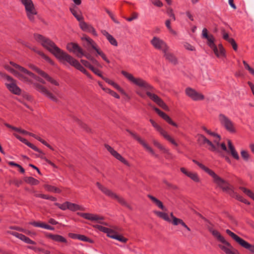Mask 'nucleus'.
I'll return each mask as SVG.
<instances>
[{"label": "nucleus", "mask_w": 254, "mask_h": 254, "mask_svg": "<svg viewBox=\"0 0 254 254\" xmlns=\"http://www.w3.org/2000/svg\"><path fill=\"white\" fill-rule=\"evenodd\" d=\"M39 55H40L43 59L46 60L52 64H54V62L47 56H46L43 52L40 51H35Z\"/></svg>", "instance_id": "obj_44"}, {"label": "nucleus", "mask_w": 254, "mask_h": 254, "mask_svg": "<svg viewBox=\"0 0 254 254\" xmlns=\"http://www.w3.org/2000/svg\"><path fill=\"white\" fill-rule=\"evenodd\" d=\"M210 232L211 233L212 235L215 237L218 241L226 246H230V243L226 241L225 238L220 234V233L214 229H210Z\"/></svg>", "instance_id": "obj_26"}, {"label": "nucleus", "mask_w": 254, "mask_h": 254, "mask_svg": "<svg viewBox=\"0 0 254 254\" xmlns=\"http://www.w3.org/2000/svg\"><path fill=\"white\" fill-rule=\"evenodd\" d=\"M229 193L234 197L236 198L238 200L241 201H244V198L238 194L237 193L235 192L232 190L230 191Z\"/></svg>", "instance_id": "obj_45"}, {"label": "nucleus", "mask_w": 254, "mask_h": 254, "mask_svg": "<svg viewBox=\"0 0 254 254\" xmlns=\"http://www.w3.org/2000/svg\"><path fill=\"white\" fill-rule=\"evenodd\" d=\"M226 232L240 245L246 249L249 250L252 253L254 254V246L251 245L229 229H227Z\"/></svg>", "instance_id": "obj_5"}, {"label": "nucleus", "mask_w": 254, "mask_h": 254, "mask_svg": "<svg viewBox=\"0 0 254 254\" xmlns=\"http://www.w3.org/2000/svg\"><path fill=\"white\" fill-rule=\"evenodd\" d=\"M222 35L223 39L228 41L230 43L233 42V41L234 40L233 38L229 37L228 34L227 33H226L224 30H222Z\"/></svg>", "instance_id": "obj_47"}, {"label": "nucleus", "mask_w": 254, "mask_h": 254, "mask_svg": "<svg viewBox=\"0 0 254 254\" xmlns=\"http://www.w3.org/2000/svg\"><path fill=\"white\" fill-rule=\"evenodd\" d=\"M107 90L110 94H111L113 96L115 97V98L118 99L120 98V96L115 92L112 91L109 89H107Z\"/></svg>", "instance_id": "obj_56"}, {"label": "nucleus", "mask_w": 254, "mask_h": 254, "mask_svg": "<svg viewBox=\"0 0 254 254\" xmlns=\"http://www.w3.org/2000/svg\"><path fill=\"white\" fill-rule=\"evenodd\" d=\"M192 161L197 164L201 169L203 170L204 171H205L206 173H207L210 176H212V174H213L214 172L210 170L209 168L205 167L204 165H203L202 164L199 163V162L195 160H192Z\"/></svg>", "instance_id": "obj_31"}, {"label": "nucleus", "mask_w": 254, "mask_h": 254, "mask_svg": "<svg viewBox=\"0 0 254 254\" xmlns=\"http://www.w3.org/2000/svg\"><path fill=\"white\" fill-rule=\"evenodd\" d=\"M172 223L174 225H177L179 224H180L185 228H186L188 231H190V229L186 225L183 220L180 219L175 218L174 220H173Z\"/></svg>", "instance_id": "obj_38"}, {"label": "nucleus", "mask_w": 254, "mask_h": 254, "mask_svg": "<svg viewBox=\"0 0 254 254\" xmlns=\"http://www.w3.org/2000/svg\"><path fill=\"white\" fill-rule=\"evenodd\" d=\"M239 189L252 199L254 198V193H253L251 190L242 187H240Z\"/></svg>", "instance_id": "obj_42"}, {"label": "nucleus", "mask_w": 254, "mask_h": 254, "mask_svg": "<svg viewBox=\"0 0 254 254\" xmlns=\"http://www.w3.org/2000/svg\"><path fill=\"white\" fill-rule=\"evenodd\" d=\"M73 66H74L76 68L79 70L80 71L83 72V73L85 74L87 76H89V74H88V72L87 71V70L80 64L76 61L74 64L73 65Z\"/></svg>", "instance_id": "obj_37"}, {"label": "nucleus", "mask_w": 254, "mask_h": 254, "mask_svg": "<svg viewBox=\"0 0 254 254\" xmlns=\"http://www.w3.org/2000/svg\"><path fill=\"white\" fill-rule=\"evenodd\" d=\"M29 66L30 68H31L33 70L37 72L39 74H40L41 76H42L43 77H44L45 79H46L48 81L50 82L51 83L56 85L59 86V83L58 82H57L56 80L53 79L52 77H51L49 75H48L47 73L44 72V71L41 70L34 65L32 64H30L29 65Z\"/></svg>", "instance_id": "obj_10"}, {"label": "nucleus", "mask_w": 254, "mask_h": 254, "mask_svg": "<svg viewBox=\"0 0 254 254\" xmlns=\"http://www.w3.org/2000/svg\"><path fill=\"white\" fill-rule=\"evenodd\" d=\"M31 224L35 227H41V228H43V225H44V223H43L37 222H32Z\"/></svg>", "instance_id": "obj_57"}, {"label": "nucleus", "mask_w": 254, "mask_h": 254, "mask_svg": "<svg viewBox=\"0 0 254 254\" xmlns=\"http://www.w3.org/2000/svg\"><path fill=\"white\" fill-rule=\"evenodd\" d=\"M184 47L187 50H189L190 51L194 50V48L192 46H191V45H190L188 43H185L184 44Z\"/></svg>", "instance_id": "obj_58"}, {"label": "nucleus", "mask_w": 254, "mask_h": 254, "mask_svg": "<svg viewBox=\"0 0 254 254\" xmlns=\"http://www.w3.org/2000/svg\"><path fill=\"white\" fill-rule=\"evenodd\" d=\"M34 38L38 42L40 43L44 48L53 54L57 58L62 62H67L72 66H73L76 62L77 60L58 48L49 38L38 34L34 35Z\"/></svg>", "instance_id": "obj_1"}, {"label": "nucleus", "mask_w": 254, "mask_h": 254, "mask_svg": "<svg viewBox=\"0 0 254 254\" xmlns=\"http://www.w3.org/2000/svg\"><path fill=\"white\" fill-rule=\"evenodd\" d=\"M186 93L194 101L202 100L204 99V96L202 94L190 87L186 88Z\"/></svg>", "instance_id": "obj_18"}, {"label": "nucleus", "mask_w": 254, "mask_h": 254, "mask_svg": "<svg viewBox=\"0 0 254 254\" xmlns=\"http://www.w3.org/2000/svg\"><path fill=\"white\" fill-rule=\"evenodd\" d=\"M94 227L100 231L106 233L107 236L111 238L117 240L123 243H126L127 241V238L124 237L122 235H117L116 234L117 232L111 229H109L99 225H95Z\"/></svg>", "instance_id": "obj_4"}, {"label": "nucleus", "mask_w": 254, "mask_h": 254, "mask_svg": "<svg viewBox=\"0 0 254 254\" xmlns=\"http://www.w3.org/2000/svg\"><path fill=\"white\" fill-rule=\"evenodd\" d=\"M122 73L130 82L138 86L146 92V95L151 98L154 94L152 93L153 87L145 80L141 78L134 77L131 74L123 70Z\"/></svg>", "instance_id": "obj_2"}, {"label": "nucleus", "mask_w": 254, "mask_h": 254, "mask_svg": "<svg viewBox=\"0 0 254 254\" xmlns=\"http://www.w3.org/2000/svg\"><path fill=\"white\" fill-rule=\"evenodd\" d=\"M68 209H69L71 211H75L77 210L84 211V210H85V208H84L83 207L80 206L78 204H76L75 203H72L69 202Z\"/></svg>", "instance_id": "obj_32"}, {"label": "nucleus", "mask_w": 254, "mask_h": 254, "mask_svg": "<svg viewBox=\"0 0 254 254\" xmlns=\"http://www.w3.org/2000/svg\"><path fill=\"white\" fill-rule=\"evenodd\" d=\"M153 109L155 111V112L164 120H165L167 122H168L169 124L177 127V125L175 122H174L172 119L165 113L160 111L158 108L153 107L151 106Z\"/></svg>", "instance_id": "obj_23"}, {"label": "nucleus", "mask_w": 254, "mask_h": 254, "mask_svg": "<svg viewBox=\"0 0 254 254\" xmlns=\"http://www.w3.org/2000/svg\"><path fill=\"white\" fill-rule=\"evenodd\" d=\"M35 86L38 90L45 95L48 98L53 101L58 102L59 100L58 98L53 94V93L48 90L46 87L38 83H37Z\"/></svg>", "instance_id": "obj_17"}, {"label": "nucleus", "mask_w": 254, "mask_h": 254, "mask_svg": "<svg viewBox=\"0 0 254 254\" xmlns=\"http://www.w3.org/2000/svg\"><path fill=\"white\" fill-rule=\"evenodd\" d=\"M82 53L83 54V56L85 57L88 60H89L90 61L94 58L90 54L88 53H85L83 51Z\"/></svg>", "instance_id": "obj_60"}, {"label": "nucleus", "mask_w": 254, "mask_h": 254, "mask_svg": "<svg viewBox=\"0 0 254 254\" xmlns=\"http://www.w3.org/2000/svg\"><path fill=\"white\" fill-rule=\"evenodd\" d=\"M66 48L68 51L75 53L78 58H81L83 56L82 49L76 44L68 43Z\"/></svg>", "instance_id": "obj_21"}, {"label": "nucleus", "mask_w": 254, "mask_h": 254, "mask_svg": "<svg viewBox=\"0 0 254 254\" xmlns=\"http://www.w3.org/2000/svg\"><path fill=\"white\" fill-rule=\"evenodd\" d=\"M152 142L153 144L157 147H158L159 149H163V146L161 145L157 140L155 139L152 140Z\"/></svg>", "instance_id": "obj_51"}, {"label": "nucleus", "mask_w": 254, "mask_h": 254, "mask_svg": "<svg viewBox=\"0 0 254 254\" xmlns=\"http://www.w3.org/2000/svg\"><path fill=\"white\" fill-rule=\"evenodd\" d=\"M198 141L201 144H207L209 146L208 149L212 151H218L217 147L203 135L199 136Z\"/></svg>", "instance_id": "obj_22"}, {"label": "nucleus", "mask_w": 254, "mask_h": 254, "mask_svg": "<svg viewBox=\"0 0 254 254\" xmlns=\"http://www.w3.org/2000/svg\"><path fill=\"white\" fill-rule=\"evenodd\" d=\"M96 185L98 187V189L105 195L108 196V195H110V193L111 194V191L112 190L109 189L108 188L102 185L98 182L96 183Z\"/></svg>", "instance_id": "obj_33"}, {"label": "nucleus", "mask_w": 254, "mask_h": 254, "mask_svg": "<svg viewBox=\"0 0 254 254\" xmlns=\"http://www.w3.org/2000/svg\"><path fill=\"white\" fill-rule=\"evenodd\" d=\"M44 188L47 190H48L49 191H51V192H57V193H59L61 191V190H60L59 189H58L57 188H56L55 187L50 186V185H45L44 186Z\"/></svg>", "instance_id": "obj_41"}, {"label": "nucleus", "mask_w": 254, "mask_h": 254, "mask_svg": "<svg viewBox=\"0 0 254 254\" xmlns=\"http://www.w3.org/2000/svg\"><path fill=\"white\" fill-rule=\"evenodd\" d=\"M150 122L154 127L166 139L170 141L173 145L177 146L178 143L175 141V140L172 138V137L169 135L167 131L164 130L160 126L156 123L153 120L150 119Z\"/></svg>", "instance_id": "obj_8"}, {"label": "nucleus", "mask_w": 254, "mask_h": 254, "mask_svg": "<svg viewBox=\"0 0 254 254\" xmlns=\"http://www.w3.org/2000/svg\"><path fill=\"white\" fill-rule=\"evenodd\" d=\"M137 14L136 13H134L132 16L127 18V20L128 21H131L132 20L137 18Z\"/></svg>", "instance_id": "obj_64"}, {"label": "nucleus", "mask_w": 254, "mask_h": 254, "mask_svg": "<svg viewBox=\"0 0 254 254\" xmlns=\"http://www.w3.org/2000/svg\"><path fill=\"white\" fill-rule=\"evenodd\" d=\"M219 120L225 128L231 132H235V129L233 123L226 116L223 114L219 115Z\"/></svg>", "instance_id": "obj_11"}, {"label": "nucleus", "mask_w": 254, "mask_h": 254, "mask_svg": "<svg viewBox=\"0 0 254 254\" xmlns=\"http://www.w3.org/2000/svg\"><path fill=\"white\" fill-rule=\"evenodd\" d=\"M10 64L12 66H13L16 69H18L20 72H22L24 74H25L24 75L25 76H26V75H27L29 76L32 77L34 79H36V80L39 81L41 83H42L43 84L45 83V81L43 79L37 76L34 73L28 71L26 68H25L16 64H14V63L11 62L10 63Z\"/></svg>", "instance_id": "obj_13"}, {"label": "nucleus", "mask_w": 254, "mask_h": 254, "mask_svg": "<svg viewBox=\"0 0 254 254\" xmlns=\"http://www.w3.org/2000/svg\"><path fill=\"white\" fill-rule=\"evenodd\" d=\"M154 102L158 104L160 107L166 111H169V108L163 101L157 95L154 94L151 98Z\"/></svg>", "instance_id": "obj_27"}, {"label": "nucleus", "mask_w": 254, "mask_h": 254, "mask_svg": "<svg viewBox=\"0 0 254 254\" xmlns=\"http://www.w3.org/2000/svg\"><path fill=\"white\" fill-rule=\"evenodd\" d=\"M31 136L33 137H34L35 138H36V139L39 140V141H40L42 143H43V144H44L45 145H46V146L49 147L50 149H52L53 150H54V149L52 148V147L50 145L48 144L45 140H44L43 139H42L40 137H38L36 135H35V134H31Z\"/></svg>", "instance_id": "obj_43"}, {"label": "nucleus", "mask_w": 254, "mask_h": 254, "mask_svg": "<svg viewBox=\"0 0 254 254\" xmlns=\"http://www.w3.org/2000/svg\"><path fill=\"white\" fill-rule=\"evenodd\" d=\"M219 145L221 146V148L223 150L226 151L228 153H230L235 159L237 160H238L239 159V155L236 150H235V148L233 146L232 143L230 140H228V149L227 148V147L224 143L219 144Z\"/></svg>", "instance_id": "obj_15"}, {"label": "nucleus", "mask_w": 254, "mask_h": 254, "mask_svg": "<svg viewBox=\"0 0 254 254\" xmlns=\"http://www.w3.org/2000/svg\"><path fill=\"white\" fill-rule=\"evenodd\" d=\"M105 146L108 151L117 159L119 160L124 164L129 166V163L110 146L108 144H105Z\"/></svg>", "instance_id": "obj_20"}, {"label": "nucleus", "mask_w": 254, "mask_h": 254, "mask_svg": "<svg viewBox=\"0 0 254 254\" xmlns=\"http://www.w3.org/2000/svg\"><path fill=\"white\" fill-rule=\"evenodd\" d=\"M24 181L28 184L32 185H37L39 184V181L31 177H25L24 178Z\"/></svg>", "instance_id": "obj_35"}, {"label": "nucleus", "mask_w": 254, "mask_h": 254, "mask_svg": "<svg viewBox=\"0 0 254 254\" xmlns=\"http://www.w3.org/2000/svg\"><path fill=\"white\" fill-rule=\"evenodd\" d=\"M211 177L213 178L214 183L223 191L230 192L232 190L231 186L227 181L218 176L215 173L212 174Z\"/></svg>", "instance_id": "obj_6"}, {"label": "nucleus", "mask_w": 254, "mask_h": 254, "mask_svg": "<svg viewBox=\"0 0 254 254\" xmlns=\"http://www.w3.org/2000/svg\"><path fill=\"white\" fill-rule=\"evenodd\" d=\"M241 154L242 157L245 160H247L248 159L249 157V155L248 152H247V151H246L245 150H242L241 152Z\"/></svg>", "instance_id": "obj_53"}, {"label": "nucleus", "mask_w": 254, "mask_h": 254, "mask_svg": "<svg viewBox=\"0 0 254 254\" xmlns=\"http://www.w3.org/2000/svg\"><path fill=\"white\" fill-rule=\"evenodd\" d=\"M151 43L155 48L162 50L164 53L169 49V47L166 43L158 37H153L151 41Z\"/></svg>", "instance_id": "obj_14"}, {"label": "nucleus", "mask_w": 254, "mask_h": 254, "mask_svg": "<svg viewBox=\"0 0 254 254\" xmlns=\"http://www.w3.org/2000/svg\"><path fill=\"white\" fill-rule=\"evenodd\" d=\"M18 239L24 241V242H25L27 244H33V245H35L36 244V243L34 241L31 240L29 238L26 237L25 235H24L22 234H20Z\"/></svg>", "instance_id": "obj_39"}, {"label": "nucleus", "mask_w": 254, "mask_h": 254, "mask_svg": "<svg viewBox=\"0 0 254 254\" xmlns=\"http://www.w3.org/2000/svg\"><path fill=\"white\" fill-rule=\"evenodd\" d=\"M243 64L245 68L248 70L251 74L254 75V70L252 67H251L245 61H243Z\"/></svg>", "instance_id": "obj_49"}, {"label": "nucleus", "mask_w": 254, "mask_h": 254, "mask_svg": "<svg viewBox=\"0 0 254 254\" xmlns=\"http://www.w3.org/2000/svg\"><path fill=\"white\" fill-rule=\"evenodd\" d=\"M148 197L160 209L164 211H167V209L163 205V203L159 200L155 198V197L148 195Z\"/></svg>", "instance_id": "obj_28"}, {"label": "nucleus", "mask_w": 254, "mask_h": 254, "mask_svg": "<svg viewBox=\"0 0 254 254\" xmlns=\"http://www.w3.org/2000/svg\"><path fill=\"white\" fill-rule=\"evenodd\" d=\"M107 39L112 45L114 46H117L118 43L117 41L112 35H110V36L107 38Z\"/></svg>", "instance_id": "obj_50"}, {"label": "nucleus", "mask_w": 254, "mask_h": 254, "mask_svg": "<svg viewBox=\"0 0 254 254\" xmlns=\"http://www.w3.org/2000/svg\"><path fill=\"white\" fill-rule=\"evenodd\" d=\"M215 139L214 140V142L217 145L219 146V140H220V136L218 134L214 137Z\"/></svg>", "instance_id": "obj_61"}, {"label": "nucleus", "mask_w": 254, "mask_h": 254, "mask_svg": "<svg viewBox=\"0 0 254 254\" xmlns=\"http://www.w3.org/2000/svg\"><path fill=\"white\" fill-rule=\"evenodd\" d=\"M70 11L71 13L74 15V16L76 18V19L79 21H81L83 19V16L78 14L77 11L73 8H70Z\"/></svg>", "instance_id": "obj_40"}, {"label": "nucleus", "mask_w": 254, "mask_h": 254, "mask_svg": "<svg viewBox=\"0 0 254 254\" xmlns=\"http://www.w3.org/2000/svg\"><path fill=\"white\" fill-rule=\"evenodd\" d=\"M69 207V202L66 201L64 203L61 204L60 209L63 210H65L66 209H68Z\"/></svg>", "instance_id": "obj_54"}, {"label": "nucleus", "mask_w": 254, "mask_h": 254, "mask_svg": "<svg viewBox=\"0 0 254 254\" xmlns=\"http://www.w3.org/2000/svg\"><path fill=\"white\" fill-rule=\"evenodd\" d=\"M127 131L129 133V134L136 140L138 141L139 143H140L148 151H149L151 154L154 155L156 157H157L158 155L155 154L154 150L143 140H142L138 135L134 132L130 131L128 129H127Z\"/></svg>", "instance_id": "obj_16"}, {"label": "nucleus", "mask_w": 254, "mask_h": 254, "mask_svg": "<svg viewBox=\"0 0 254 254\" xmlns=\"http://www.w3.org/2000/svg\"><path fill=\"white\" fill-rule=\"evenodd\" d=\"M168 13L169 15L172 17V19L173 20H175V16L173 12V10L172 9H170L169 11L168 12Z\"/></svg>", "instance_id": "obj_63"}, {"label": "nucleus", "mask_w": 254, "mask_h": 254, "mask_svg": "<svg viewBox=\"0 0 254 254\" xmlns=\"http://www.w3.org/2000/svg\"><path fill=\"white\" fill-rule=\"evenodd\" d=\"M154 213L158 216H159V217L163 219L165 221H168V222H170L171 221V220H170V218L169 217V216L168 215V214L167 213H164V212H162L158 211H155Z\"/></svg>", "instance_id": "obj_36"}, {"label": "nucleus", "mask_w": 254, "mask_h": 254, "mask_svg": "<svg viewBox=\"0 0 254 254\" xmlns=\"http://www.w3.org/2000/svg\"><path fill=\"white\" fill-rule=\"evenodd\" d=\"M21 1L25 6L29 19L33 21L34 20V15L37 14V12L32 1L31 0H21Z\"/></svg>", "instance_id": "obj_7"}, {"label": "nucleus", "mask_w": 254, "mask_h": 254, "mask_svg": "<svg viewBox=\"0 0 254 254\" xmlns=\"http://www.w3.org/2000/svg\"><path fill=\"white\" fill-rule=\"evenodd\" d=\"M111 194H110V195H108V196L116 199L122 205L127 207L130 210L132 209V207L130 206V205H129L123 198L120 197L112 191H111Z\"/></svg>", "instance_id": "obj_24"}, {"label": "nucleus", "mask_w": 254, "mask_h": 254, "mask_svg": "<svg viewBox=\"0 0 254 254\" xmlns=\"http://www.w3.org/2000/svg\"><path fill=\"white\" fill-rule=\"evenodd\" d=\"M181 171L185 174L186 176L190 178L191 180L195 182H199L200 181L199 178L196 173L189 172L187 171L185 168H181Z\"/></svg>", "instance_id": "obj_25"}, {"label": "nucleus", "mask_w": 254, "mask_h": 254, "mask_svg": "<svg viewBox=\"0 0 254 254\" xmlns=\"http://www.w3.org/2000/svg\"><path fill=\"white\" fill-rule=\"evenodd\" d=\"M152 3L156 6L161 7L163 6V3L159 0H155Z\"/></svg>", "instance_id": "obj_59"}, {"label": "nucleus", "mask_w": 254, "mask_h": 254, "mask_svg": "<svg viewBox=\"0 0 254 254\" xmlns=\"http://www.w3.org/2000/svg\"><path fill=\"white\" fill-rule=\"evenodd\" d=\"M49 237L51 239H52L56 242H62V243H66V239L61 235L50 234L49 235Z\"/></svg>", "instance_id": "obj_29"}, {"label": "nucleus", "mask_w": 254, "mask_h": 254, "mask_svg": "<svg viewBox=\"0 0 254 254\" xmlns=\"http://www.w3.org/2000/svg\"><path fill=\"white\" fill-rule=\"evenodd\" d=\"M77 237H78L77 239L80 240L81 241H82L84 242H88L90 243H92L93 242L92 240L89 239L88 238H87V237H86L84 235H79Z\"/></svg>", "instance_id": "obj_48"}, {"label": "nucleus", "mask_w": 254, "mask_h": 254, "mask_svg": "<svg viewBox=\"0 0 254 254\" xmlns=\"http://www.w3.org/2000/svg\"><path fill=\"white\" fill-rule=\"evenodd\" d=\"M167 51H166L164 53L165 57L172 64H176L177 63V59L172 54L168 53Z\"/></svg>", "instance_id": "obj_30"}, {"label": "nucleus", "mask_w": 254, "mask_h": 254, "mask_svg": "<svg viewBox=\"0 0 254 254\" xmlns=\"http://www.w3.org/2000/svg\"><path fill=\"white\" fill-rule=\"evenodd\" d=\"M28 248L30 249L35 251V252L39 251V252H42L45 253V254H50V252L48 250H45L44 249L37 248L36 247H32V246H28Z\"/></svg>", "instance_id": "obj_46"}, {"label": "nucleus", "mask_w": 254, "mask_h": 254, "mask_svg": "<svg viewBox=\"0 0 254 254\" xmlns=\"http://www.w3.org/2000/svg\"><path fill=\"white\" fill-rule=\"evenodd\" d=\"M202 36L207 40L208 45L213 50L215 54L218 57L225 56V50L222 44H219L218 47L214 43V38L211 34H208L207 30L204 28L202 31Z\"/></svg>", "instance_id": "obj_3"}, {"label": "nucleus", "mask_w": 254, "mask_h": 254, "mask_svg": "<svg viewBox=\"0 0 254 254\" xmlns=\"http://www.w3.org/2000/svg\"><path fill=\"white\" fill-rule=\"evenodd\" d=\"M4 68L8 71H10L13 74H14L16 77L18 78L22 81L28 82H31V81L26 76H25L23 73H19L18 71H16L15 70L11 68L8 65H5L4 66Z\"/></svg>", "instance_id": "obj_19"}, {"label": "nucleus", "mask_w": 254, "mask_h": 254, "mask_svg": "<svg viewBox=\"0 0 254 254\" xmlns=\"http://www.w3.org/2000/svg\"><path fill=\"white\" fill-rule=\"evenodd\" d=\"M207 224H206V227L208 231L210 232V229L213 230V224L208 220V221H206Z\"/></svg>", "instance_id": "obj_62"}, {"label": "nucleus", "mask_w": 254, "mask_h": 254, "mask_svg": "<svg viewBox=\"0 0 254 254\" xmlns=\"http://www.w3.org/2000/svg\"><path fill=\"white\" fill-rule=\"evenodd\" d=\"M91 70H92L95 74H97L99 76L101 77L102 78L104 77L100 72V71L94 68L93 66L90 69Z\"/></svg>", "instance_id": "obj_52"}, {"label": "nucleus", "mask_w": 254, "mask_h": 254, "mask_svg": "<svg viewBox=\"0 0 254 254\" xmlns=\"http://www.w3.org/2000/svg\"><path fill=\"white\" fill-rule=\"evenodd\" d=\"M79 26L82 30L86 32H89L90 28L92 27V26L85 22L83 19L79 22Z\"/></svg>", "instance_id": "obj_34"}, {"label": "nucleus", "mask_w": 254, "mask_h": 254, "mask_svg": "<svg viewBox=\"0 0 254 254\" xmlns=\"http://www.w3.org/2000/svg\"><path fill=\"white\" fill-rule=\"evenodd\" d=\"M6 79L9 82L6 83L5 85L8 90L14 94H20L21 89L17 86L16 81L10 76H6Z\"/></svg>", "instance_id": "obj_12"}, {"label": "nucleus", "mask_w": 254, "mask_h": 254, "mask_svg": "<svg viewBox=\"0 0 254 254\" xmlns=\"http://www.w3.org/2000/svg\"><path fill=\"white\" fill-rule=\"evenodd\" d=\"M80 61L84 66L90 69L92 67V65L88 61L84 60H81Z\"/></svg>", "instance_id": "obj_55"}, {"label": "nucleus", "mask_w": 254, "mask_h": 254, "mask_svg": "<svg viewBox=\"0 0 254 254\" xmlns=\"http://www.w3.org/2000/svg\"><path fill=\"white\" fill-rule=\"evenodd\" d=\"M77 215L89 220L92 221L97 222L99 223L104 225H108V224L106 222L102 221L104 219V218L102 216L97 215H94L91 213H85L77 212Z\"/></svg>", "instance_id": "obj_9"}]
</instances>
